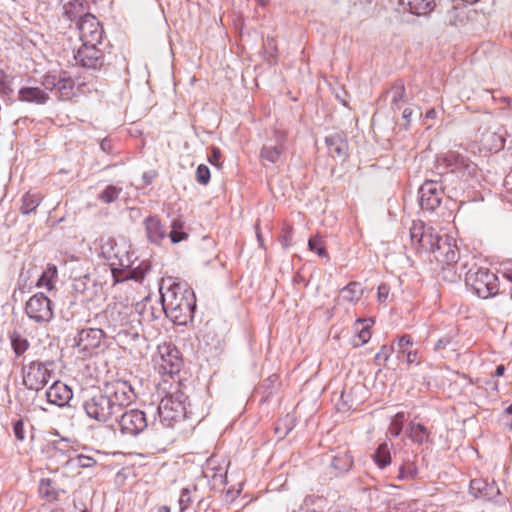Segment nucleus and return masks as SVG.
I'll return each mask as SVG.
<instances>
[{
	"instance_id": "obj_1",
	"label": "nucleus",
	"mask_w": 512,
	"mask_h": 512,
	"mask_svg": "<svg viewBox=\"0 0 512 512\" xmlns=\"http://www.w3.org/2000/svg\"><path fill=\"white\" fill-rule=\"evenodd\" d=\"M136 399L132 385L123 379H112L83 402L86 415L99 423L118 417Z\"/></svg>"
},
{
	"instance_id": "obj_2",
	"label": "nucleus",
	"mask_w": 512,
	"mask_h": 512,
	"mask_svg": "<svg viewBox=\"0 0 512 512\" xmlns=\"http://www.w3.org/2000/svg\"><path fill=\"white\" fill-rule=\"evenodd\" d=\"M99 247L100 254L111 268L114 282L126 280L142 282L151 269L150 262L139 259L127 243H117L113 238L108 237L100 239Z\"/></svg>"
},
{
	"instance_id": "obj_3",
	"label": "nucleus",
	"mask_w": 512,
	"mask_h": 512,
	"mask_svg": "<svg viewBox=\"0 0 512 512\" xmlns=\"http://www.w3.org/2000/svg\"><path fill=\"white\" fill-rule=\"evenodd\" d=\"M162 311L176 325H186L193 319L195 294L186 283L171 282L160 287Z\"/></svg>"
},
{
	"instance_id": "obj_4",
	"label": "nucleus",
	"mask_w": 512,
	"mask_h": 512,
	"mask_svg": "<svg viewBox=\"0 0 512 512\" xmlns=\"http://www.w3.org/2000/svg\"><path fill=\"white\" fill-rule=\"evenodd\" d=\"M187 400L188 397L180 390L162 398L156 409L152 425L155 426L159 423L162 427L171 428L182 419L189 417Z\"/></svg>"
},
{
	"instance_id": "obj_5",
	"label": "nucleus",
	"mask_w": 512,
	"mask_h": 512,
	"mask_svg": "<svg viewBox=\"0 0 512 512\" xmlns=\"http://www.w3.org/2000/svg\"><path fill=\"white\" fill-rule=\"evenodd\" d=\"M55 362L52 360L30 361L22 367V383L32 391L39 392L55 378Z\"/></svg>"
},
{
	"instance_id": "obj_6",
	"label": "nucleus",
	"mask_w": 512,
	"mask_h": 512,
	"mask_svg": "<svg viewBox=\"0 0 512 512\" xmlns=\"http://www.w3.org/2000/svg\"><path fill=\"white\" fill-rule=\"evenodd\" d=\"M466 284L482 299L493 297L499 291L497 275L484 268L478 269L475 273H469Z\"/></svg>"
},
{
	"instance_id": "obj_7",
	"label": "nucleus",
	"mask_w": 512,
	"mask_h": 512,
	"mask_svg": "<svg viewBox=\"0 0 512 512\" xmlns=\"http://www.w3.org/2000/svg\"><path fill=\"white\" fill-rule=\"evenodd\" d=\"M411 226L409 229L411 241L419 250L433 252L445 239L440 233L442 229L437 226Z\"/></svg>"
},
{
	"instance_id": "obj_8",
	"label": "nucleus",
	"mask_w": 512,
	"mask_h": 512,
	"mask_svg": "<svg viewBox=\"0 0 512 512\" xmlns=\"http://www.w3.org/2000/svg\"><path fill=\"white\" fill-rule=\"evenodd\" d=\"M25 312L35 323L46 324L53 318V303L45 294L37 293L26 302Z\"/></svg>"
},
{
	"instance_id": "obj_9",
	"label": "nucleus",
	"mask_w": 512,
	"mask_h": 512,
	"mask_svg": "<svg viewBox=\"0 0 512 512\" xmlns=\"http://www.w3.org/2000/svg\"><path fill=\"white\" fill-rule=\"evenodd\" d=\"M116 419L119 431L124 436L135 437L148 426L145 412L139 409L127 410L121 414L120 418Z\"/></svg>"
},
{
	"instance_id": "obj_10",
	"label": "nucleus",
	"mask_w": 512,
	"mask_h": 512,
	"mask_svg": "<svg viewBox=\"0 0 512 512\" xmlns=\"http://www.w3.org/2000/svg\"><path fill=\"white\" fill-rule=\"evenodd\" d=\"M158 372L162 375H174L180 372L182 358L176 347L171 345L160 346L158 356L154 359Z\"/></svg>"
},
{
	"instance_id": "obj_11",
	"label": "nucleus",
	"mask_w": 512,
	"mask_h": 512,
	"mask_svg": "<svg viewBox=\"0 0 512 512\" xmlns=\"http://www.w3.org/2000/svg\"><path fill=\"white\" fill-rule=\"evenodd\" d=\"M169 227L171 229L167 231L165 226H146L149 241L155 244H162L164 241L176 244L188 238V233L182 230L183 226Z\"/></svg>"
},
{
	"instance_id": "obj_12",
	"label": "nucleus",
	"mask_w": 512,
	"mask_h": 512,
	"mask_svg": "<svg viewBox=\"0 0 512 512\" xmlns=\"http://www.w3.org/2000/svg\"><path fill=\"white\" fill-rule=\"evenodd\" d=\"M104 338L105 333L102 329L84 328L78 331L74 340L79 351L91 355L94 350L100 348Z\"/></svg>"
},
{
	"instance_id": "obj_13",
	"label": "nucleus",
	"mask_w": 512,
	"mask_h": 512,
	"mask_svg": "<svg viewBox=\"0 0 512 512\" xmlns=\"http://www.w3.org/2000/svg\"><path fill=\"white\" fill-rule=\"evenodd\" d=\"M42 84L50 91L57 89L62 100H68L74 95L75 82L67 72H61L59 75L47 74L43 77Z\"/></svg>"
},
{
	"instance_id": "obj_14",
	"label": "nucleus",
	"mask_w": 512,
	"mask_h": 512,
	"mask_svg": "<svg viewBox=\"0 0 512 512\" xmlns=\"http://www.w3.org/2000/svg\"><path fill=\"white\" fill-rule=\"evenodd\" d=\"M443 189L436 181H425L419 189V204L422 209L434 211L441 204Z\"/></svg>"
},
{
	"instance_id": "obj_15",
	"label": "nucleus",
	"mask_w": 512,
	"mask_h": 512,
	"mask_svg": "<svg viewBox=\"0 0 512 512\" xmlns=\"http://www.w3.org/2000/svg\"><path fill=\"white\" fill-rule=\"evenodd\" d=\"M80 40L82 43L87 44H100L103 36V29L96 19L91 14L83 16L79 23Z\"/></svg>"
},
{
	"instance_id": "obj_16",
	"label": "nucleus",
	"mask_w": 512,
	"mask_h": 512,
	"mask_svg": "<svg viewBox=\"0 0 512 512\" xmlns=\"http://www.w3.org/2000/svg\"><path fill=\"white\" fill-rule=\"evenodd\" d=\"M445 239L433 251L435 259L444 266H451L458 262L459 250L453 236L444 234Z\"/></svg>"
},
{
	"instance_id": "obj_17",
	"label": "nucleus",
	"mask_w": 512,
	"mask_h": 512,
	"mask_svg": "<svg viewBox=\"0 0 512 512\" xmlns=\"http://www.w3.org/2000/svg\"><path fill=\"white\" fill-rule=\"evenodd\" d=\"M97 45L98 44L82 43V46L78 49L75 55L77 63L83 67L93 69L101 66L103 53Z\"/></svg>"
},
{
	"instance_id": "obj_18",
	"label": "nucleus",
	"mask_w": 512,
	"mask_h": 512,
	"mask_svg": "<svg viewBox=\"0 0 512 512\" xmlns=\"http://www.w3.org/2000/svg\"><path fill=\"white\" fill-rule=\"evenodd\" d=\"M46 398L50 404L64 406L72 399V390L63 382L54 380L46 390Z\"/></svg>"
},
{
	"instance_id": "obj_19",
	"label": "nucleus",
	"mask_w": 512,
	"mask_h": 512,
	"mask_svg": "<svg viewBox=\"0 0 512 512\" xmlns=\"http://www.w3.org/2000/svg\"><path fill=\"white\" fill-rule=\"evenodd\" d=\"M469 491L475 498L483 500H492L499 494V489L495 483H488L484 479L471 480Z\"/></svg>"
},
{
	"instance_id": "obj_20",
	"label": "nucleus",
	"mask_w": 512,
	"mask_h": 512,
	"mask_svg": "<svg viewBox=\"0 0 512 512\" xmlns=\"http://www.w3.org/2000/svg\"><path fill=\"white\" fill-rule=\"evenodd\" d=\"M413 340L410 335H403L397 341L398 358L405 357L407 364L419 365L421 363V356L417 350H412Z\"/></svg>"
},
{
	"instance_id": "obj_21",
	"label": "nucleus",
	"mask_w": 512,
	"mask_h": 512,
	"mask_svg": "<svg viewBox=\"0 0 512 512\" xmlns=\"http://www.w3.org/2000/svg\"><path fill=\"white\" fill-rule=\"evenodd\" d=\"M325 143L333 158L345 159L348 156V142L342 134L337 133L326 137Z\"/></svg>"
},
{
	"instance_id": "obj_22",
	"label": "nucleus",
	"mask_w": 512,
	"mask_h": 512,
	"mask_svg": "<svg viewBox=\"0 0 512 512\" xmlns=\"http://www.w3.org/2000/svg\"><path fill=\"white\" fill-rule=\"evenodd\" d=\"M286 138H287L286 133L278 132L276 134L277 145L264 146L260 152L261 158L268 162L276 163L280 159L282 153L285 150Z\"/></svg>"
},
{
	"instance_id": "obj_23",
	"label": "nucleus",
	"mask_w": 512,
	"mask_h": 512,
	"mask_svg": "<svg viewBox=\"0 0 512 512\" xmlns=\"http://www.w3.org/2000/svg\"><path fill=\"white\" fill-rule=\"evenodd\" d=\"M480 145L487 152H499L505 146V138L495 131L486 130L481 134Z\"/></svg>"
},
{
	"instance_id": "obj_24",
	"label": "nucleus",
	"mask_w": 512,
	"mask_h": 512,
	"mask_svg": "<svg viewBox=\"0 0 512 512\" xmlns=\"http://www.w3.org/2000/svg\"><path fill=\"white\" fill-rule=\"evenodd\" d=\"M49 94L39 87H22L18 92V99L23 102L43 105L49 100Z\"/></svg>"
},
{
	"instance_id": "obj_25",
	"label": "nucleus",
	"mask_w": 512,
	"mask_h": 512,
	"mask_svg": "<svg viewBox=\"0 0 512 512\" xmlns=\"http://www.w3.org/2000/svg\"><path fill=\"white\" fill-rule=\"evenodd\" d=\"M400 4L410 13L415 15H427L435 7L434 0H400Z\"/></svg>"
},
{
	"instance_id": "obj_26",
	"label": "nucleus",
	"mask_w": 512,
	"mask_h": 512,
	"mask_svg": "<svg viewBox=\"0 0 512 512\" xmlns=\"http://www.w3.org/2000/svg\"><path fill=\"white\" fill-rule=\"evenodd\" d=\"M444 159L448 162V165L455 170H467L469 174H475L476 172V165L468 158L456 152H448Z\"/></svg>"
},
{
	"instance_id": "obj_27",
	"label": "nucleus",
	"mask_w": 512,
	"mask_h": 512,
	"mask_svg": "<svg viewBox=\"0 0 512 512\" xmlns=\"http://www.w3.org/2000/svg\"><path fill=\"white\" fill-rule=\"evenodd\" d=\"M38 493L42 499L50 503L59 499V492L50 478L40 479Z\"/></svg>"
},
{
	"instance_id": "obj_28",
	"label": "nucleus",
	"mask_w": 512,
	"mask_h": 512,
	"mask_svg": "<svg viewBox=\"0 0 512 512\" xmlns=\"http://www.w3.org/2000/svg\"><path fill=\"white\" fill-rule=\"evenodd\" d=\"M407 435L408 437L417 444H423L429 441L430 432L428 429L420 424L415 422H410L407 427Z\"/></svg>"
},
{
	"instance_id": "obj_29",
	"label": "nucleus",
	"mask_w": 512,
	"mask_h": 512,
	"mask_svg": "<svg viewBox=\"0 0 512 512\" xmlns=\"http://www.w3.org/2000/svg\"><path fill=\"white\" fill-rule=\"evenodd\" d=\"M137 310L140 315V321L146 323L159 318L160 313L163 312L162 308H155L148 298H146L142 303L137 304Z\"/></svg>"
},
{
	"instance_id": "obj_30",
	"label": "nucleus",
	"mask_w": 512,
	"mask_h": 512,
	"mask_svg": "<svg viewBox=\"0 0 512 512\" xmlns=\"http://www.w3.org/2000/svg\"><path fill=\"white\" fill-rule=\"evenodd\" d=\"M391 447L392 444L387 442L381 443L372 455L373 461L378 468L384 469L391 464Z\"/></svg>"
},
{
	"instance_id": "obj_31",
	"label": "nucleus",
	"mask_w": 512,
	"mask_h": 512,
	"mask_svg": "<svg viewBox=\"0 0 512 512\" xmlns=\"http://www.w3.org/2000/svg\"><path fill=\"white\" fill-rule=\"evenodd\" d=\"M352 465L353 459L348 451L339 452L333 457L332 466L338 473L349 471Z\"/></svg>"
},
{
	"instance_id": "obj_32",
	"label": "nucleus",
	"mask_w": 512,
	"mask_h": 512,
	"mask_svg": "<svg viewBox=\"0 0 512 512\" xmlns=\"http://www.w3.org/2000/svg\"><path fill=\"white\" fill-rule=\"evenodd\" d=\"M11 347L16 357L22 356L29 348V341L23 337L19 332L13 331L9 335Z\"/></svg>"
},
{
	"instance_id": "obj_33",
	"label": "nucleus",
	"mask_w": 512,
	"mask_h": 512,
	"mask_svg": "<svg viewBox=\"0 0 512 512\" xmlns=\"http://www.w3.org/2000/svg\"><path fill=\"white\" fill-rule=\"evenodd\" d=\"M48 449L52 457L57 455L69 457L71 446L67 439L61 438L48 443Z\"/></svg>"
},
{
	"instance_id": "obj_34",
	"label": "nucleus",
	"mask_w": 512,
	"mask_h": 512,
	"mask_svg": "<svg viewBox=\"0 0 512 512\" xmlns=\"http://www.w3.org/2000/svg\"><path fill=\"white\" fill-rule=\"evenodd\" d=\"M341 292L343 299L351 303H357L362 297L363 289L360 283L350 282Z\"/></svg>"
},
{
	"instance_id": "obj_35",
	"label": "nucleus",
	"mask_w": 512,
	"mask_h": 512,
	"mask_svg": "<svg viewBox=\"0 0 512 512\" xmlns=\"http://www.w3.org/2000/svg\"><path fill=\"white\" fill-rule=\"evenodd\" d=\"M57 277V267L53 264H48L46 270L43 272L37 282L38 287H46L48 290H52L53 279Z\"/></svg>"
},
{
	"instance_id": "obj_36",
	"label": "nucleus",
	"mask_w": 512,
	"mask_h": 512,
	"mask_svg": "<svg viewBox=\"0 0 512 512\" xmlns=\"http://www.w3.org/2000/svg\"><path fill=\"white\" fill-rule=\"evenodd\" d=\"M417 467L414 462L406 461L400 467L397 478L401 481L412 480L417 475Z\"/></svg>"
},
{
	"instance_id": "obj_37",
	"label": "nucleus",
	"mask_w": 512,
	"mask_h": 512,
	"mask_svg": "<svg viewBox=\"0 0 512 512\" xmlns=\"http://www.w3.org/2000/svg\"><path fill=\"white\" fill-rule=\"evenodd\" d=\"M21 212L24 214H28L33 212L40 203V197L31 192L26 193L22 199Z\"/></svg>"
},
{
	"instance_id": "obj_38",
	"label": "nucleus",
	"mask_w": 512,
	"mask_h": 512,
	"mask_svg": "<svg viewBox=\"0 0 512 512\" xmlns=\"http://www.w3.org/2000/svg\"><path fill=\"white\" fill-rule=\"evenodd\" d=\"M405 413L404 412H398L392 419L390 425H389V428H388V432L394 436V437H398L402 430H403V425H404V422H405Z\"/></svg>"
},
{
	"instance_id": "obj_39",
	"label": "nucleus",
	"mask_w": 512,
	"mask_h": 512,
	"mask_svg": "<svg viewBox=\"0 0 512 512\" xmlns=\"http://www.w3.org/2000/svg\"><path fill=\"white\" fill-rule=\"evenodd\" d=\"M122 192V188L114 186V185H108L102 193L99 195V199L106 203H112L114 202Z\"/></svg>"
},
{
	"instance_id": "obj_40",
	"label": "nucleus",
	"mask_w": 512,
	"mask_h": 512,
	"mask_svg": "<svg viewBox=\"0 0 512 512\" xmlns=\"http://www.w3.org/2000/svg\"><path fill=\"white\" fill-rule=\"evenodd\" d=\"M292 427V419L286 416V418L277 423L275 432L280 438H283L292 430Z\"/></svg>"
},
{
	"instance_id": "obj_41",
	"label": "nucleus",
	"mask_w": 512,
	"mask_h": 512,
	"mask_svg": "<svg viewBox=\"0 0 512 512\" xmlns=\"http://www.w3.org/2000/svg\"><path fill=\"white\" fill-rule=\"evenodd\" d=\"M13 78L4 70L0 69V93L9 94L12 92Z\"/></svg>"
},
{
	"instance_id": "obj_42",
	"label": "nucleus",
	"mask_w": 512,
	"mask_h": 512,
	"mask_svg": "<svg viewBox=\"0 0 512 512\" xmlns=\"http://www.w3.org/2000/svg\"><path fill=\"white\" fill-rule=\"evenodd\" d=\"M392 93H393V96H392L393 104H398L400 102H403L406 98V90H405L404 84L402 82L396 83L392 87Z\"/></svg>"
},
{
	"instance_id": "obj_43",
	"label": "nucleus",
	"mask_w": 512,
	"mask_h": 512,
	"mask_svg": "<svg viewBox=\"0 0 512 512\" xmlns=\"http://www.w3.org/2000/svg\"><path fill=\"white\" fill-rule=\"evenodd\" d=\"M309 249L316 252L319 256H325L326 251L323 245V241L318 236L312 237L308 242Z\"/></svg>"
},
{
	"instance_id": "obj_44",
	"label": "nucleus",
	"mask_w": 512,
	"mask_h": 512,
	"mask_svg": "<svg viewBox=\"0 0 512 512\" xmlns=\"http://www.w3.org/2000/svg\"><path fill=\"white\" fill-rule=\"evenodd\" d=\"M196 180L198 183H200L202 185L208 184V182L210 180V170L206 165L200 164L197 167Z\"/></svg>"
},
{
	"instance_id": "obj_45",
	"label": "nucleus",
	"mask_w": 512,
	"mask_h": 512,
	"mask_svg": "<svg viewBox=\"0 0 512 512\" xmlns=\"http://www.w3.org/2000/svg\"><path fill=\"white\" fill-rule=\"evenodd\" d=\"M179 510L180 512H184L187 510L191 504V496L190 490L188 488H183L180 493V497L178 500Z\"/></svg>"
},
{
	"instance_id": "obj_46",
	"label": "nucleus",
	"mask_w": 512,
	"mask_h": 512,
	"mask_svg": "<svg viewBox=\"0 0 512 512\" xmlns=\"http://www.w3.org/2000/svg\"><path fill=\"white\" fill-rule=\"evenodd\" d=\"M394 352V347L392 345H383L380 348V351L375 355V360L380 363V361H383L386 363L392 353Z\"/></svg>"
},
{
	"instance_id": "obj_47",
	"label": "nucleus",
	"mask_w": 512,
	"mask_h": 512,
	"mask_svg": "<svg viewBox=\"0 0 512 512\" xmlns=\"http://www.w3.org/2000/svg\"><path fill=\"white\" fill-rule=\"evenodd\" d=\"M357 341H355L356 346L364 345L371 338V332L369 326L362 327V329L357 334Z\"/></svg>"
},
{
	"instance_id": "obj_48",
	"label": "nucleus",
	"mask_w": 512,
	"mask_h": 512,
	"mask_svg": "<svg viewBox=\"0 0 512 512\" xmlns=\"http://www.w3.org/2000/svg\"><path fill=\"white\" fill-rule=\"evenodd\" d=\"M221 157H222V153H221L220 149L217 148V147H212L211 154L208 156V161L212 165H214V166L219 168L222 165Z\"/></svg>"
},
{
	"instance_id": "obj_49",
	"label": "nucleus",
	"mask_w": 512,
	"mask_h": 512,
	"mask_svg": "<svg viewBox=\"0 0 512 512\" xmlns=\"http://www.w3.org/2000/svg\"><path fill=\"white\" fill-rule=\"evenodd\" d=\"M13 433L17 440L23 441L25 439L24 434V423L22 419H19L13 424Z\"/></svg>"
},
{
	"instance_id": "obj_50",
	"label": "nucleus",
	"mask_w": 512,
	"mask_h": 512,
	"mask_svg": "<svg viewBox=\"0 0 512 512\" xmlns=\"http://www.w3.org/2000/svg\"><path fill=\"white\" fill-rule=\"evenodd\" d=\"M77 462L78 465L83 468L92 467L96 464V460L94 458L86 455H78Z\"/></svg>"
},
{
	"instance_id": "obj_51",
	"label": "nucleus",
	"mask_w": 512,
	"mask_h": 512,
	"mask_svg": "<svg viewBox=\"0 0 512 512\" xmlns=\"http://www.w3.org/2000/svg\"><path fill=\"white\" fill-rule=\"evenodd\" d=\"M495 49H496L495 44L490 43V42H484L477 49V53L486 54V53H489V52H493Z\"/></svg>"
},
{
	"instance_id": "obj_52",
	"label": "nucleus",
	"mask_w": 512,
	"mask_h": 512,
	"mask_svg": "<svg viewBox=\"0 0 512 512\" xmlns=\"http://www.w3.org/2000/svg\"><path fill=\"white\" fill-rule=\"evenodd\" d=\"M501 272L503 277L512 282V262L503 265Z\"/></svg>"
},
{
	"instance_id": "obj_53",
	"label": "nucleus",
	"mask_w": 512,
	"mask_h": 512,
	"mask_svg": "<svg viewBox=\"0 0 512 512\" xmlns=\"http://www.w3.org/2000/svg\"><path fill=\"white\" fill-rule=\"evenodd\" d=\"M505 418H507L505 424L509 425L512 428V404L504 410L503 419Z\"/></svg>"
},
{
	"instance_id": "obj_54",
	"label": "nucleus",
	"mask_w": 512,
	"mask_h": 512,
	"mask_svg": "<svg viewBox=\"0 0 512 512\" xmlns=\"http://www.w3.org/2000/svg\"><path fill=\"white\" fill-rule=\"evenodd\" d=\"M449 343H450V339L449 338H441L435 344L434 349L436 351H439V350L443 349L444 347H446Z\"/></svg>"
},
{
	"instance_id": "obj_55",
	"label": "nucleus",
	"mask_w": 512,
	"mask_h": 512,
	"mask_svg": "<svg viewBox=\"0 0 512 512\" xmlns=\"http://www.w3.org/2000/svg\"><path fill=\"white\" fill-rule=\"evenodd\" d=\"M378 297L379 299L386 300L388 297V288L385 285H381L378 287Z\"/></svg>"
},
{
	"instance_id": "obj_56",
	"label": "nucleus",
	"mask_w": 512,
	"mask_h": 512,
	"mask_svg": "<svg viewBox=\"0 0 512 512\" xmlns=\"http://www.w3.org/2000/svg\"><path fill=\"white\" fill-rule=\"evenodd\" d=\"M412 114H413V111L410 108H405L402 112V117L406 120L407 125L410 123Z\"/></svg>"
},
{
	"instance_id": "obj_57",
	"label": "nucleus",
	"mask_w": 512,
	"mask_h": 512,
	"mask_svg": "<svg viewBox=\"0 0 512 512\" xmlns=\"http://www.w3.org/2000/svg\"><path fill=\"white\" fill-rule=\"evenodd\" d=\"M504 373H505V366L503 364H500L496 367L494 376L500 377V376H503Z\"/></svg>"
},
{
	"instance_id": "obj_58",
	"label": "nucleus",
	"mask_w": 512,
	"mask_h": 512,
	"mask_svg": "<svg viewBox=\"0 0 512 512\" xmlns=\"http://www.w3.org/2000/svg\"><path fill=\"white\" fill-rule=\"evenodd\" d=\"M436 117H437V112L434 108L427 110L425 113L426 119H435Z\"/></svg>"
},
{
	"instance_id": "obj_59",
	"label": "nucleus",
	"mask_w": 512,
	"mask_h": 512,
	"mask_svg": "<svg viewBox=\"0 0 512 512\" xmlns=\"http://www.w3.org/2000/svg\"><path fill=\"white\" fill-rule=\"evenodd\" d=\"M256 236H257V240L259 242V245L261 247H263V238H262V235H261V232H260V229H259V226H256Z\"/></svg>"
},
{
	"instance_id": "obj_60",
	"label": "nucleus",
	"mask_w": 512,
	"mask_h": 512,
	"mask_svg": "<svg viewBox=\"0 0 512 512\" xmlns=\"http://www.w3.org/2000/svg\"><path fill=\"white\" fill-rule=\"evenodd\" d=\"M157 512H170V508L166 505H163L158 507Z\"/></svg>"
},
{
	"instance_id": "obj_61",
	"label": "nucleus",
	"mask_w": 512,
	"mask_h": 512,
	"mask_svg": "<svg viewBox=\"0 0 512 512\" xmlns=\"http://www.w3.org/2000/svg\"><path fill=\"white\" fill-rule=\"evenodd\" d=\"M366 321H367L366 319H358L356 322L359 324H363Z\"/></svg>"
}]
</instances>
